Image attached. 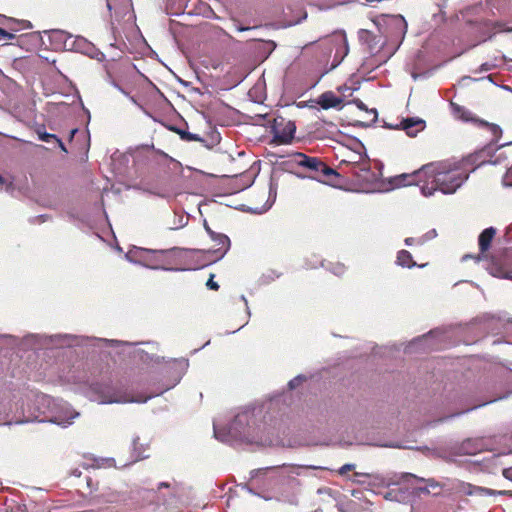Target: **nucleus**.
<instances>
[{"instance_id": "obj_1", "label": "nucleus", "mask_w": 512, "mask_h": 512, "mask_svg": "<svg viewBox=\"0 0 512 512\" xmlns=\"http://www.w3.org/2000/svg\"><path fill=\"white\" fill-rule=\"evenodd\" d=\"M468 179V174L445 162L429 163L412 174H403L398 178V185H419L425 197L435 191L453 194Z\"/></svg>"}, {"instance_id": "obj_2", "label": "nucleus", "mask_w": 512, "mask_h": 512, "mask_svg": "<svg viewBox=\"0 0 512 512\" xmlns=\"http://www.w3.org/2000/svg\"><path fill=\"white\" fill-rule=\"evenodd\" d=\"M327 468L315 465L283 464L282 466L264 467L251 472V480L261 482L262 485L291 484L296 482V476H309L310 470H326Z\"/></svg>"}, {"instance_id": "obj_3", "label": "nucleus", "mask_w": 512, "mask_h": 512, "mask_svg": "<svg viewBox=\"0 0 512 512\" xmlns=\"http://www.w3.org/2000/svg\"><path fill=\"white\" fill-rule=\"evenodd\" d=\"M214 436L217 440L230 445L236 442H254L255 441V426L253 411L244 410L238 413L228 428H221L219 421L213 422Z\"/></svg>"}, {"instance_id": "obj_4", "label": "nucleus", "mask_w": 512, "mask_h": 512, "mask_svg": "<svg viewBox=\"0 0 512 512\" xmlns=\"http://www.w3.org/2000/svg\"><path fill=\"white\" fill-rule=\"evenodd\" d=\"M55 399L38 392L31 391L26 395V403H22L18 410H21L23 419L16 421V423L25 422H48L54 407Z\"/></svg>"}, {"instance_id": "obj_5", "label": "nucleus", "mask_w": 512, "mask_h": 512, "mask_svg": "<svg viewBox=\"0 0 512 512\" xmlns=\"http://www.w3.org/2000/svg\"><path fill=\"white\" fill-rule=\"evenodd\" d=\"M294 162L303 168L309 170L312 175L310 178L320 179L321 177H329L331 175H337L336 171L317 157H310L303 153H296L294 155Z\"/></svg>"}, {"instance_id": "obj_6", "label": "nucleus", "mask_w": 512, "mask_h": 512, "mask_svg": "<svg viewBox=\"0 0 512 512\" xmlns=\"http://www.w3.org/2000/svg\"><path fill=\"white\" fill-rule=\"evenodd\" d=\"M79 416L80 413L77 412L69 403L55 399L52 414L50 418H47V420L49 423H53L62 428H67L71 426Z\"/></svg>"}, {"instance_id": "obj_7", "label": "nucleus", "mask_w": 512, "mask_h": 512, "mask_svg": "<svg viewBox=\"0 0 512 512\" xmlns=\"http://www.w3.org/2000/svg\"><path fill=\"white\" fill-rule=\"evenodd\" d=\"M87 486L91 489L90 491V501L95 505L102 504H117L126 501L127 497L124 493L113 490L110 487L102 486L101 488H93V480L88 477L87 478Z\"/></svg>"}, {"instance_id": "obj_8", "label": "nucleus", "mask_w": 512, "mask_h": 512, "mask_svg": "<svg viewBox=\"0 0 512 512\" xmlns=\"http://www.w3.org/2000/svg\"><path fill=\"white\" fill-rule=\"evenodd\" d=\"M296 131L295 123L282 116H277L271 124L273 141L276 144H289L294 138Z\"/></svg>"}, {"instance_id": "obj_9", "label": "nucleus", "mask_w": 512, "mask_h": 512, "mask_svg": "<svg viewBox=\"0 0 512 512\" xmlns=\"http://www.w3.org/2000/svg\"><path fill=\"white\" fill-rule=\"evenodd\" d=\"M50 341L51 343H59L62 345H77L78 344V338L73 335H55V336H46V335H29L25 338V343L30 344L32 348L38 349L41 347L47 346V341Z\"/></svg>"}, {"instance_id": "obj_10", "label": "nucleus", "mask_w": 512, "mask_h": 512, "mask_svg": "<svg viewBox=\"0 0 512 512\" xmlns=\"http://www.w3.org/2000/svg\"><path fill=\"white\" fill-rule=\"evenodd\" d=\"M166 251L164 250H148L146 249V253L143 256L142 266H145L150 269H162V270H172L171 268H167L166 264Z\"/></svg>"}, {"instance_id": "obj_11", "label": "nucleus", "mask_w": 512, "mask_h": 512, "mask_svg": "<svg viewBox=\"0 0 512 512\" xmlns=\"http://www.w3.org/2000/svg\"><path fill=\"white\" fill-rule=\"evenodd\" d=\"M67 51H75L82 54H91L95 50V46L82 36L72 35L71 40L66 45Z\"/></svg>"}, {"instance_id": "obj_12", "label": "nucleus", "mask_w": 512, "mask_h": 512, "mask_svg": "<svg viewBox=\"0 0 512 512\" xmlns=\"http://www.w3.org/2000/svg\"><path fill=\"white\" fill-rule=\"evenodd\" d=\"M210 238L218 246L213 250V253L216 255V259H222L231 246L229 237L223 233L211 232Z\"/></svg>"}, {"instance_id": "obj_13", "label": "nucleus", "mask_w": 512, "mask_h": 512, "mask_svg": "<svg viewBox=\"0 0 512 512\" xmlns=\"http://www.w3.org/2000/svg\"><path fill=\"white\" fill-rule=\"evenodd\" d=\"M331 42L337 46L335 57H340V61L348 54V40L344 31H338L331 36Z\"/></svg>"}, {"instance_id": "obj_14", "label": "nucleus", "mask_w": 512, "mask_h": 512, "mask_svg": "<svg viewBox=\"0 0 512 512\" xmlns=\"http://www.w3.org/2000/svg\"><path fill=\"white\" fill-rule=\"evenodd\" d=\"M485 450L482 439H467L459 446V453L463 455H476Z\"/></svg>"}, {"instance_id": "obj_15", "label": "nucleus", "mask_w": 512, "mask_h": 512, "mask_svg": "<svg viewBox=\"0 0 512 512\" xmlns=\"http://www.w3.org/2000/svg\"><path fill=\"white\" fill-rule=\"evenodd\" d=\"M401 128L410 137H415L425 128V121L420 118H406L401 121Z\"/></svg>"}, {"instance_id": "obj_16", "label": "nucleus", "mask_w": 512, "mask_h": 512, "mask_svg": "<svg viewBox=\"0 0 512 512\" xmlns=\"http://www.w3.org/2000/svg\"><path fill=\"white\" fill-rule=\"evenodd\" d=\"M48 36L55 48L66 50V45L71 40L72 34L64 30L53 29L48 32Z\"/></svg>"}, {"instance_id": "obj_17", "label": "nucleus", "mask_w": 512, "mask_h": 512, "mask_svg": "<svg viewBox=\"0 0 512 512\" xmlns=\"http://www.w3.org/2000/svg\"><path fill=\"white\" fill-rule=\"evenodd\" d=\"M495 234L496 229L494 227L486 228L481 232L478 238L479 249L481 253L486 252L490 248Z\"/></svg>"}, {"instance_id": "obj_18", "label": "nucleus", "mask_w": 512, "mask_h": 512, "mask_svg": "<svg viewBox=\"0 0 512 512\" xmlns=\"http://www.w3.org/2000/svg\"><path fill=\"white\" fill-rule=\"evenodd\" d=\"M318 103L323 109H329L339 106L342 103V99L333 92H325L320 96Z\"/></svg>"}, {"instance_id": "obj_19", "label": "nucleus", "mask_w": 512, "mask_h": 512, "mask_svg": "<svg viewBox=\"0 0 512 512\" xmlns=\"http://www.w3.org/2000/svg\"><path fill=\"white\" fill-rule=\"evenodd\" d=\"M489 273L494 277L512 281V268H509L506 265L492 264L489 267Z\"/></svg>"}, {"instance_id": "obj_20", "label": "nucleus", "mask_w": 512, "mask_h": 512, "mask_svg": "<svg viewBox=\"0 0 512 512\" xmlns=\"http://www.w3.org/2000/svg\"><path fill=\"white\" fill-rule=\"evenodd\" d=\"M37 134L41 141L46 142V143H55L60 147V149L62 151L67 153V149H66L64 143L55 134H51V133L42 131L40 129L37 130Z\"/></svg>"}, {"instance_id": "obj_21", "label": "nucleus", "mask_w": 512, "mask_h": 512, "mask_svg": "<svg viewBox=\"0 0 512 512\" xmlns=\"http://www.w3.org/2000/svg\"><path fill=\"white\" fill-rule=\"evenodd\" d=\"M397 264L404 268H413L416 262L413 261L412 255L407 250H401L397 254Z\"/></svg>"}, {"instance_id": "obj_22", "label": "nucleus", "mask_w": 512, "mask_h": 512, "mask_svg": "<svg viewBox=\"0 0 512 512\" xmlns=\"http://www.w3.org/2000/svg\"><path fill=\"white\" fill-rule=\"evenodd\" d=\"M145 253H146V249L134 247L133 249L129 250L126 253L125 257L129 262L141 265V263L143 262V256L145 255Z\"/></svg>"}, {"instance_id": "obj_23", "label": "nucleus", "mask_w": 512, "mask_h": 512, "mask_svg": "<svg viewBox=\"0 0 512 512\" xmlns=\"http://www.w3.org/2000/svg\"><path fill=\"white\" fill-rule=\"evenodd\" d=\"M505 491H495L488 488H483L479 486L468 485V490L466 494L468 495H479V496H488V495H496V494H505Z\"/></svg>"}, {"instance_id": "obj_24", "label": "nucleus", "mask_w": 512, "mask_h": 512, "mask_svg": "<svg viewBox=\"0 0 512 512\" xmlns=\"http://www.w3.org/2000/svg\"><path fill=\"white\" fill-rule=\"evenodd\" d=\"M149 397L144 398L143 400H134L128 399L125 396H105L101 400L102 404H111V403H126V402H146Z\"/></svg>"}, {"instance_id": "obj_25", "label": "nucleus", "mask_w": 512, "mask_h": 512, "mask_svg": "<svg viewBox=\"0 0 512 512\" xmlns=\"http://www.w3.org/2000/svg\"><path fill=\"white\" fill-rule=\"evenodd\" d=\"M17 405H18V402L12 403L11 401H8V402L1 401L0 402V416L2 414L9 415L11 413L18 412Z\"/></svg>"}, {"instance_id": "obj_26", "label": "nucleus", "mask_w": 512, "mask_h": 512, "mask_svg": "<svg viewBox=\"0 0 512 512\" xmlns=\"http://www.w3.org/2000/svg\"><path fill=\"white\" fill-rule=\"evenodd\" d=\"M353 103L362 111H365L372 115L371 122L374 123L377 120L378 113L376 109H368V107L360 100V99H354Z\"/></svg>"}, {"instance_id": "obj_27", "label": "nucleus", "mask_w": 512, "mask_h": 512, "mask_svg": "<svg viewBox=\"0 0 512 512\" xmlns=\"http://www.w3.org/2000/svg\"><path fill=\"white\" fill-rule=\"evenodd\" d=\"M176 132L180 135L182 140L186 141H202L201 137L197 134L190 133L181 129H177Z\"/></svg>"}, {"instance_id": "obj_28", "label": "nucleus", "mask_w": 512, "mask_h": 512, "mask_svg": "<svg viewBox=\"0 0 512 512\" xmlns=\"http://www.w3.org/2000/svg\"><path fill=\"white\" fill-rule=\"evenodd\" d=\"M482 124L487 127L488 131L493 136V139L495 141H497L499 139V137L501 136V134H502L501 128L498 125H496V124H489V123H486V122H482Z\"/></svg>"}, {"instance_id": "obj_29", "label": "nucleus", "mask_w": 512, "mask_h": 512, "mask_svg": "<svg viewBox=\"0 0 512 512\" xmlns=\"http://www.w3.org/2000/svg\"><path fill=\"white\" fill-rule=\"evenodd\" d=\"M436 236H437L436 230L432 229V230L428 231L426 234H424L423 236L417 238V244L423 245L426 241H429V240L435 238Z\"/></svg>"}, {"instance_id": "obj_30", "label": "nucleus", "mask_w": 512, "mask_h": 512, "mask_svg": "<svg viewBox=\"0 0 512 512\" xmlns=\"http://www.w3.org/2000/svg\"><path fill=\"white\" fill-rule=\"evenodd\" d=\"M14 38L15 34L0 28V46L5 45L7 41L13 40Z\"/></svg>"}, {"instance_id": "obj_31", "label": "nucleus", "mask_w": 512, "mask_h": 512, "mask_svg": "<svg viewBox=\"0 0 512 512\" xmlns=\"http://www.w3.org/2000/svg\"><path fill=\"white\" fill-rule=\"evenodd\" d=\"M98 341L110 344L111 346H120V345L132 346V345H134V343H131V342H124V341H118V340H108V339H102V338L98 339Z\"/></svg>"}, {"instance_id": "obj_32", "label": "nucleus", "mask_w": 512, "mask_h": 512, "mask_svg": "<svg viewBox=\"0 0 512 512\" xmlns=\"http://www.w3.org/2000/svg\"><path fill=\"white\" fill-rule=\"evenodd\" d=\"M304 379H305V377L302 375L296 376L295 378H293L292 380H290L288 382L289 389H291V390L295 389L302 383V381H304Z\"/></svg>"}, {"instance_id": "obj_33", "label": "nucleus", "mask_w": 512, "mask_h": 512, "mask_svg": "<svg viewBox=\"0 0 512 512\" xmlns=\"http://www.w3.org/2000/svg\"><path fill=\"white\" fill-rule=\"evenodd\" d=\"M497 67V64L494 63V62H485L483 63L477 72L479 73H482V72H487V71H490V70H493Z\"/></svg>"}, {"instance_id": "obj_34", "label": "nucleus", "mask_w": 512, "mask_h": 512, "mask_svg": "<svg viewBox=\"0 0 512 512\" xmlns=\"http://www.w3.org/2000/svg\"><path fill=\"white\" fill-rule=\"evenodd\" d=\"M364 156L360 152H353L350 156L349 160H342V162H349V163H358L360 162Z\"/></svg>"}, {"instance_id": "obj_35", "label": "nucleus", "mask_w": 512, "mask_h": 512, "mask_svg": "<svg viewBox=\"0 0 512 512\" xmlns=\"http://www.w3.org/2000/svg\"><path fill=\"white\" fill-rule=\"evenodd\" d=\"M503 184L505 186L512 187V166L507 170L505 176L503 177Z\"/></svg>"}, {"instance_id": "obj_36", "label": "nucleus", "mask_w": 512, "mask_h": 512, "mask_svg": "<svg viewBox=\"0 0 512 512\" xmlns=\"http://www.w3.org/2000/svg\"><path fill=\"white\" fill-rule=\"evenodd\" d=\"M494 26L498 29V32H512V27L507 26L505 23L498 22Z\"/></svg>"}, {"instance_id": "obj_37", "label": "nucleus", "mask_w": 512, "mask_h": 512, "mask_svg": "<svg viewBox=\"0 0 512 512\" xmlns=\"http://www.w3.org/2000/svg\"><path fill=\"white\" fill-rule=\"evenodd\" d=\"M90 57L95 58L99 61H103L105 59V54L95 48L91 54H88Z\"/></svg>"}, {"instance_id": "obj_38", "label": "nucleus", "mask_w": 512, "mask_h": 512, "mask_svg": "<svg viewBox=\"0 0 512 512\" xmlns=\"http://www.w3.org/2000/svg\"><path fill=\"white\" fill-rule=\"evenodd\" d=\"M213 278H214V275H213V274H211V275H210V278L208 279V281H207V283H206V286H207L209 289H211V290H218L219 285L217 284V282H215V281L213 280Z\"/></svg>"}, {"instance_id": "obj_39", "label": "nucleus", "mask_w": 512, "mask_h": 512, "mask_svg": "<svg viewBox=\"0 0 512 512\" xmlns=\"http://www.w3.org/2000/svg\"><path fill=\"white\" fill-rule=\"evenodd\" d=\"M345 272V267L344 265L342 264H335L333 269H332V273H334L335 275H342L343 273Z\"/></svg>"}, {"instance_id": "obj_40", "label": "nucleus", "mask_w": 512, "mask_h": 512, "mask_svg": "<svg viewBox=\"0 0 512 512\" xmlns=\"http://www.w3.org/2000/svg\"><path fill=\"white\" fill-rule=\"evenodd\" d=\"M355 468V465L354 464H345L343 465L339 470H338V473L340 475H344L346 474L348 471L352 470Z\"/></svg>"}, {"instance_id": "obj_41", "label": "nucleus", "mask_w": 512, "mask_h": 512, "mask_svg": "<svg viewBox=\"0 0 512 512\" xmlns=\"http://www.w3.org/2000/svg\"><path fill=\"white\" fill-rule=\"evenodd\" d=\"M401 479L404 480V481H408L409 479H416L418 481H424L423 478H419L416 475L411 474V473H403V474H401Z\"/></svg>"}, {"instance_id": "obj_42", "label": "nucleus", "mask_w": 512, "mask_h": 512, "mask_svg": "<svg viewBox=\"0 0 512 512\" xmlns=\"http://www.w3.org/2000/svg\"><path fill=\"white\" fill-rule=\"evenodd\" d=\"M503 476H504L506 479H510V480H512V468L504 469V470H503Z\"/></svg>"}, {"instance_id": "obj_43", "label": "nucleus", "mask_w": 512, "mask_h": 512, "mask_svg": "<svg viewBox=\"0 0 512 512\" xmlns=\"http://www.w3.org/2000/svg\"><path fill=\"white\" fill-rule=\"evenodd\" d=\"M414 243H417V239L412 238V237H408V238L405 239V244L407 246H411Z\"/></svg>"}, {"instance_id": "obj_44", "label": "nucleus", "mask_w": 512, "mask_h": 512, "mask_svg": "<svg viewBox=\"0 0 512 512\" xmlns=\"http://www.w3.org/2000/svg\"><path fill=\"white\" fill-rule=\"evenodd\" d=\"M339 90H340L344 95H345V93H346V92H348V91H349V95H351V94H352V90H351V88H350V87H348V86H346V85H344V86L340 87V88H339Z\"/></svg>"}, {"instance_id": "obj_45", "label": "nucleus", "mask_w": 512, "mask_h": 512, "mask_svg": "<svg viewBox=\"0 0 512 512\" xmlns=\"http://www.w3.org/2000/svg\"><path fill=\"white\" fill-rule=\"evenodd\" d=\"M81 474H82V472H81V470H79L78 468L73 469V470L71 471V475H72V476H75V477H80V476H81Z\"/></svg>"}, {"instance_id": "obj_46", "label": "nucleus", "mask_w": 512, "mask_h": 512, "mask_svg": "<svg viewBox=\"0 0 512 512\" xmlns=\"http://www.w3.org/2000/svg\"><path fill=\"white\" fill-rule=\"evenodd\" d=\"M204 228L209 236H211V232H214L208 225L207 221H204Z\"/></svg>"}, {"instance_id": "obj_47", "label": "nucleus", "mask_w": 512, "mask_h": 512, "mask_svg": "<svg viewBox=\"0 0 512 512\" xmlns=\"http://www.w3.org/2000/svg\"><path fill=\"white\" fill-rule=\"evenodd\" d=\"M188 222V218H185L184 217H181V219L179 220V226L178 227H183L187 224Z\"/></svg>"}, {"instance_id": "obj_48", "label": "nucleus", "mask_w": 512, "mask_h": 512, "mask_svg": "<svg viewBox=\"0 0 512 512\" xmlns=\"http://www.w3.org/2000/svg\"><path fill=\"white\" fill-rule=\"evenodd\" d=\"M426 340H427V337H423V338H421V339H418V340H416L415 342H413V343L410 345V347H409V348H410V349H412V347H413L414 345H416L417 343H421V342L426 341Z\"/></svg>"}, {"instance_id": "obj_49", "label": "nucleus", "mask_w": 512, "mask_h": 512, "mask_svg": "<svg viewBox=\"0 0 512 512\" xmlns=\"http://www.w3.org/2000/svg\"><path fill=\"white\" fill-rule=\"evenodd\" d=\"M106 2H107L108 10L111 11L112 8H113V3L115 2V0H106Z\"/></svg>"}, {"instance_id": "obj_50", "label": "nucleus", "mask_w": 512, "mask_h": 512, "mask_svg": "<svg viewBox=\"0 0 512 512\" xmlns=\"http://www.w3.org/2000/svg\"><path fill=\"white\" fill-rule=\"evenodd\" d=\"M179 363L185 369L188 367V361L186 359H182Z\"/></svg>"}, {"instance_id": "obj_51", "label": "nucleus", "mask_w": 512, "mask_h": 512, "mask_svg": "<svg viewBox=\"0 0 512 512\" xmlns=\"http://www.w3.org/2000/svg\"><path fill=\"white\" fill-rule=\"evenodd\" d=\"M251 27H243V26H238L237 27V30L240 31V32H243V31H247V30H250Z\"/></svg>"}, {"instance_id": "obj_52", "label": "nucleus", "mask_w": 512, "mask_h": 512, "mask_svg": "<svg viewBox=\"0 0 512 512\" xmlns=\"http://www.w3.org/2000/svg\"><path fill=\"white\" fill-rule=\"evenodd\" d=\"M158 487H159V488H162V487L169 488V487H170V484H169V483H167V482H161V483H159V486H158Z\"/></svg>"}, {"instance_id": "obj_53", "label": "nucleus", "mask_w": 512, "mask_h": 512, "mask_svg": "<svg viewBox=\"0 0 512 512\" xmlns=\"http://www.w3.org/2000/svg\"><path fill=\"white\" fill-rule=\"evenodd\" d=\"M493 401H494V400H491V402H493ZM488 403H490V401H488ZM485 404H487V402H485V403H483V404H480V405H476V406H474V407H473V409H475V408H477V407H480V406H483V405H485ZM470 410H472V408H470V409H466V411H465V412H469Z\"/></svg>"}, {"instance_id": "obj_54", "label": "nucleus", "mask_w": 512, "mask_h": 512, "mask_svg": "<svg viewBox=\"0 0 512 512\" xmlns=\"http://www.w3.org/2000/svg\"><path fill=\"white\" fill-rule=\"evenodd\" d=\"M14 512H26V511L24 508L19 506V507H17V509Z\"/></svg>"}, {"instance_id": "obj_55", "label": "nucleus", "mask_w": 512, "mask_h": 512, "mask_svg": "<svg viewBox=\"0 0 512 512\" xmlns=\"http://www.w3.org/2000/svg\"><path fill=\"white\" fill-rule=\"evenodd\" d=\"M5 184V179L0 175V187Z\"/></svg>"}, {"instance_id": "obj_56", "label": "nucleus", "mask_w": 512, "mask_h": 512, "mask_svg": "<svg viewBox=\"0 0 512 512\" xmlns=\"http://www.w3.org/2000/svg\"><path fill=\"white\" fill-rule=\"evenodd\" d=\"M128 97L131 100V102H133L134 104H137V101H136V99L133 96L129 95Z\"/></svg>"}, {"instance_id": "obj_57", "label": "nucleus", "mask_w": 512, "mask_h": 512, "mask_svg": "<svg viewBox=\"0 0 512 512\" xmlns=\"http://www.w3.org/2000/svg\"><path fill=\"white\" fill-rule=\"evenodd\" d=\"M113 86L120 91V89L122 88L121 86H119L117 83L113 82Z\"/></svg>"}, {"instance_id": "obj_58", "label": "nucleus", "mask_w": 512, "mask_h": 512, "mask_svg": "<svg viewBox=\"0 0 512 512\" xmlns=\"http://www.w3.org/2000/svg\"><path fill=\"white\" fill-rule=\"evenodd\" d=\"M113 86L120 91V89L122 88L121 86H119L117 83L113 82Z\"/></svg>"}, {"instance_id": "obj_59", "label": "nucleus", "mask_w": 512, "mask_h": 512, "mask_svg": "<svg viewBox=\"0 0 512 512\" xmlns=\"http://www.w3.org/2000/svg\"><path fill=\"white\" fill-rule=\"evenodd\" d=\"M76 132H77V129H73V130H71V135H70V137H71V138H73Z\"/></svg>"}, {"instance_id": "obj_60", "label": "nucleus", "mask_w": 512, "mask_h": 512, "mask_svg": "<svg viewBox=\"0 0 512 512\" xmlns=\"http://www.w3.org/2000/svg\"><path fill=\"white\" fill-rule=\"evenodd\" d=\"M137 440L138 439H134L133 440V448H134V450H136V447H137Z\"/></svg>"}, {"instance_id": "obj_61", "label": "nucleus", "mask_w": 512, "mask_h": 512, "mask_svg": "<svg viewBox=\"0 0 512 512\" xmlns=\"http://www.w3.org/2000/svg\"><path fill=\"white\" fill-rule=\"evenodd\" d=\"M468 258H472V256H471V255H464V256H463V258H462V260H463V261H465V260H467Z\"/></svg>"}, {"instance_id": "obj_62", "label": "nucleus", "mask_w": 512, "mask_h": 512, "mask_svg": "<svg viewBox=\"0 0 512 512\" xmlns=\"http://www.w3.org/2000/svg\"><path fill=\"white\" fill-rule=\"evenodd\" d=\"M120 92L123 93L126 96H129V94L123 88L120 89Z\"/></svg>"}, {"instance_id": "obj_63", "label": "nucleus", "mask_w": 512, "mask_h": 512, "mask_svg": "<svg viewBox=\"0 0 512 512\" xmlns=\"http://www.w3.org/2000/svg\"><path fill=\"white\" fill-rule=\"evenodd\" d=\"M241 300H243L245 302V304L247 305V299L245 298L244 295L241 296Z\"/></svg>"}, {"instance_id": "obj_64", "label": "nucleus", "mask_w": 512, "mask_h": 512, "mask_svg": "<svg viewBox=\"0 0 512 512\" xmlns=\"http://www.w3.org/2000/svg\"><path fill=\"white\" fill-rule=\"evenodd\" d=\"M509 380H510V382H512V372H510V374H509Z\"/></svg>"}]
</instances>
